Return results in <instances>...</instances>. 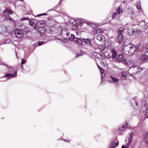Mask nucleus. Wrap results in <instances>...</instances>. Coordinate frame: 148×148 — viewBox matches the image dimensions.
Instances as JSON below:
<instances>
[{"label":"nucleus","instance_id":"18","mask_svg":"<svg viewBox=\"0 0 148 148\" xmlns=\"http://www.w3.org/2000/svg\"><path fill=\"white\" fill-rule=\"evenodd\" d=\"M128 125L127 123H123L122 127L120 128V130L121 131L123 130L125 128H126L128 127Z\"/></svg>","mask_w":148,"mask_h":148},{"label":"nucleus","instance_id":"17","mask_svg":"<svg viewBox=\"0 0 148 148\" xmlns=\"http://www.w3.org/2000/svg\"><path fill=\"white\" fill-rule=\"evenodd\" d=\"M121 15L120 14H119V13L116 12L112 15V18H119Z\"/></svg>","mask_w":148,"mask_h":148},{"label":"nucleus","instance_id":"14","mask_svg":"<svg viewBox=\"0 0 148 148\" xmlns=\"http://www.w3.org/2000/svg\"><path fill=\"white\" fill-rule=\"evenodd\" d=\"M39 32L42 35L44 34L45 33V29L42 27H39L38 29Z\"/></svg>","mask_w":148,"mask_h":148},{"label":"nucleus","instance_id":"11","mask_svg":"<svg viewBox=\"0 0 148 148\" xmlns=\"http://www.w3.org/2000/svg\"><path fill=\"white\" fill-rule=\"evenodd\" d=\"M132 33H130L131 34H133V35H135L138 34L140 33V31L138 29L136 28H132Z\"/></svg>","mask_w":148,"mask_h":148},{"label":"nucleus","instance_id":"7","mask_svg":"<svg viewBox=\"0 0 148 148\" xmlns=\"http://www.w3.org/2000/svg\"><path fill=\"white\" fill-rule=\"evenodd\" d=\"M140 60L143 62H148V56L145 54H142L140 57Z\"/></svg>","mask_w":148,"mask_h":148},{"label":"nucleus","instance_id":"13","mask_svg":"<svg viewBox=\"0 0 148 148\" xmlns=\"http://www.w3.org/2000/svg\"><path fill=\"white\" fill-rule=\"evenodd\" d=\"M123 10L122 6L121 5H120L118 8L116 9V12L121 15L122 14Z\"/></svg>","mask_w":148,"mask_h":148},{"label":"nucleus","instance_id":"28","mask_svg":"<svg viewBox=\"0 0 148 148\" xmlns=\"http://www.w3.org/2000/svg\"><path fill=\"white\" fill-rule=\"evenodd\" d=\"M83 55V53L82 52H80L79 53H77L76 56V58H77L78 57L81 56L82 55Z\"/></svg>","mask_w":148,"mask_h":148},{"label":"nucleus","instance_id":"41","mask_svg":"<svg viewBox=\"0 0 148 148\" xmlns=\"http://www.w3.org/2000/svg\"><path fill=\"white\" fill-rule=\"evenodd\" d=\"M46 15V14H45V13H43V14H39L38 15V16H40L41 15Z\"/></svg>","mask_w":148,"mask_h":148},{"label":"nucleus","instance_id":"37","mask_svg":"<svg viewBox=\"0 0 148 148\" xmlns=\"http://www.w3.org/2000/svg\"><path fill=\"white\" fill-rule=\"evenodd\" d=\"M26 62V60L22 59V62H21V64H24Z\"/></svg>","mask_w":148,"mask_h":148},{"label":"nucleus","instance_id":"33","mask_svg":"<svg viewBox=\"0 0 148 148\" xmlns=\"http://www.w3.org/2000/svg\"><path fill=\"white\" fill-rule=\"evenodd\" d=\"M102 32V30L101 29H99L97 30L96 32V34H99Z\"/></svg>","mask_w":148,"mask_h":148},{"label":"nucleus","instance_id":"34","mask_svg":"<svg viewBox=\"0 0 148 148\" xmlns=\"http://www.w3.org/2000/svg\"><path fill=\"white\" fill-rule=\"evenodd\" d=\"M121 77L123 78L124 79H126V76L124 74H123Z\"/></svg>","mask_w":148,"mask_h":148},{"label":"nucleus","instance_id":"55","mask_svg":"<svg viewBox=\"0 0 148 148\" xmlns=\"http://www.w3.org/2000/svg\"><path fill=\"white\" fill-rule=\"evenodd\" d=\"M3 64L4 65H5V64Z\"/></svg>","mask_w":148,"mask_h":148},{"label":"nucleus","instance_id":"40","mask_svg":"<svg viewBox=\"0 0 148 148\" xmlns=\"http://www.w3.org/2000/svg\"><path fill=\"white\" fill-rule=\"evenodd\" d=\"M145 53H148V47L145 49Z\"/></svg>","mask_w":148,"mask_h":148},{"label":"nucleus","instance_id":"53","mask_svg":"<svg viewBox=\"0 0 148 148\" xmlns=\"http://www.w3.org/2000/svg\"><path fill=\"white\" fill-rule=\"evenodd\" d=\"M1 59L0 58V61H1Z\"/></svg>","mask_w":148,"mask_h":148},{"label":"nucleus","instance_id":"42","mask_svg":"<svg viewBox=\"0 0 148 148\" xmlns=\"http://www.w3.org/2000/svg\"><path fill=\"white\" fill-rule=\"evenodd\" d=\"M124 3L127 2V0H121Z\"/></svg>","mask_w":148,"mask_h":148},{"label":"nucleus","instance_id":"9","mask_svg":"<svg viewBox=\"0 0 148 148\" xmlns=\"http://www.w3.org/2000/svg\"><path fill=\"white\" fill-rule=\"evenodd\" d=\"M115 58L118 62L122 61L124 59L123 56L122 54L117 55L116 54Z\"/></svg>","mask_w":148,"mask_h":148},{"label":"nucleus","instance_id":"23","mask_svg":"<svg viewBox=\"0 0 148 148\" xmlns=\"http://www.w3.org/2000/svg\"><path fill=\"white\" fill-rule=\"evenodd\" d=\"M115 143L114 142H112L111 143V144L109 146V148H115L114 144Z\"/></svg>","mask_w":148,"mask_h":148},{"label":"nucleus","instance_id":"16","mask_svg":"<svg viewBox=\"0 0 148 148\" xmlns=\"http://www.w3.org/2000/svg\"><path fill=\"white\" fill-rule=\"evenodd\" d=\"M136 7L139 12L142 13L143 12V10L141 7L140 2H138L136 4Z\"/></svg>","mask_w":148,"mask_h":148},{"label":"nucleus","instance_id":"32","mask_svg":"<svg viewBox=\"0 0 148 148\" xmlns=\"http://www.w3.org/2000/svg\"><path fill=\"white\" fill-rule=\"evenodd\" d=\"M128 32L129 34L131 35H133V34H130V33H132V29H129L128 30Z\"/></svg>","mask_w":148,"mask_h":148},{"label":"nucleus","instance_id":"24","mask_svg":"<svg viewBox=\"0 0 148 148\" xmlns=\"http://www.w3.org/2000/svg\"><path fill=\"white\" fill-rule=\"evenodd\" d=\"M3 12H6L7 13H10V14H12L13 12L11 10H10L9 9H6L5 10H4Z\"/></svg>","mask_w":148,"mask_h":148},{"label":"nucleus","instance_id":"8","mask_svg":"<svg viewBox=\"0 0 148 148\" xmlns=\"http://www.w3.org/2000/svg\"><path fill=\"white\" fill-rule=\"evenodd\" d=\"M138 25L141 28L143 29H146L147 28L146 23L144 21H142L139 22Z\"/></svg>","mask_w":148,"mask_h":148},{"label":"nucleus","instance_id":"10","mask_svg":"<svg viewBox=\"0 0 148 148\" xmlns=\"http://www.w3.org/2000/svg\"><path fill=\"white\" fill-rule=\"evenodd\" d=\"M96 38L98 40L102 41L104 40L105 39L104 36L102 34H100L97 35L96 36Z\"/></svg>","mask_w":148,"mask_h":148},{"label":"nucleus","instance_id":"44","mask_svg":"<svg viewBox=\"0 0 148 148\" xmlns=\"http://www.w3.org/2000/svg\"><path fill=\"white\" fill-rule=\"evenodd\" d=\"M64 141H65V142H69L70 141L69 140H66L65 139H64Z\"/></svg>","mask_w":148,"mask_h":148},{"label":"nucleus","instance_id":"54","mask_svg":"<svg viewBox=\"0 0 148 148\" xmlns=\"http://www.w3.org/2000/svg\"><path fill=\"white\" fill-rule=\"evenodd\" d=\"M21 67H23V65H22Z\"/></svg>","mask_w":148,"mask_h":148},{"label":"nucleus","instance_id":"45","mask_svg":"<svg viewBox=\"0 0 148 148\" xmlns=\"http://www.w3.org/2000/svg\"><path fill=\"white\" fill-rule=\"evenodd\" d=\"M119 144V142H117L116 144H115V146H118Z\"/></svg>","mask_w":148,"mask_h":148},{"label":"nucleus","instance_id":"1","mask_svg":"<svg viewBox=\"0 0 148 148\" xmlns=\"http://www.w3.org/2000/svg\"><path fill=\"white\" fill-rule=\"evenodd\" d=\"M124 53L128 55H132L134 53L136 50V45L132 44L125 45L123 48Z\"/></svg>","mask_w":148,"mask_h":148},{"label":"nucleus","instance_id":"29","mask_svg":"<svg viewBox=\"0 0 148 148\" xmlns=\"http://www.w3.org/2000/svg\"><path fill=\"white\" fill-rule=\"evenodd\" d=\"M29 20V18L27 17H23L21 18V21H23L24 20Z\"/></svg>","mask_w":148,"mask_h":148},{"label":"nucleus","instance_id":"43","mask_svg":"<svg viewBox=\"0 0 148 148\" xmlns=\"http://www.w3.org/2000/svg\"><path fill=\"white\" fill-rule=\"evenodd\" d=\"M24 29L27 30L28 31V29H29V28L28 27H24Z\"/></svg>","mask_w":148,"mask_h":148},{"label":"nucleus","instance_id":"49","mask_svg":"<svg viewBox=\"0 0 148 148\" xmlns=\"http://www.w3.org/2000/svg\"><path fill=\"white\" fill-rule=\"evenodd\" d=\"M98 67L100 69H100L101 68H102L101 67L99 66V65H98Z\"/></svg>","mask_w":148,"mask_h":148},{"label":"nucleus","instance_id":"30","mask_svg":"<svg viewBox=\"0 0 148 148\" xmlns=\"http://www.w3.org/2000/svg\"><path fill=\"white\" fill-rule=\"evenodd\" d=\"M145 139L146 140H148V133H146L145 135Z\"/></svg>","mask_w":148,"mask_h":148},{"label":"nucleus","instance_id":"52","mask_svg":"<svg viewBox=\"0 0 148 148\" xmlns=\"http://www.w3.org/2000/svg\"><path fill=\"white\" fill-rule=\"evenodd\" d=\"M83 21H80V23H83Z\"/></svg>","mask_w":148,"mask_h":148},{"label":"nucleus","instance_id":"50","mask_svg":"<svg viewBox=\"0 0 148 148\" xmlns=\"http://www.w3.org/2000/svg\"><path fill=\"white\" fill-rule=\"evenodd\" d=\"M69 35V33H66V35L67 36H68Z\"/></svg>","mask_w":148,"mask_h":148},{"label":"nucleus","instance_id":"36","mask_svg":"<svg viewBox=\"0 0 148 148\" xmlns=\"http://www.w3.org/2000/svg\"><path fill=\"white\" fill-rule=\"evenodd\" d=\"M130 136L131 139H132L134 136V134H133V133L132 132H131L130 134Z\"/></svg>","mask_w":148,"mask_h":148},{"label":"nucleus","instance_id":"12","mask_svg":"<svg viewBox=\"0 0 148 148\" xmlns=\"http://www.w3.org/2000/svg\"><path fill=\"white\" fill-rule=\"evenodd\" d=\"M75 42L77 44L81 45L83 43V41L81 38H75Z\"/></svg>","mask_w":148,"mask_h":148},{"label":"nucleus","instance_id":"22","mask_svg":"<svg viewBox=\"0 0 148 148\" xmlns=\"http://www.w3.org/2000/svg\"><path fill=\"white\" fill-rule=\"evenodd\" d=\"M3 16L6 19H8L10 21H12V19L7 14H5L3 15Z\"/></svg>","mask_w":148,"mask_h":148},{"label":"nucleus","instance_id":"4","mask_svg":"<svg viewBox=\"0 0 148 148\" xmlns=\"http://www.w3.org/2000/svg\"><path fill=\"white\" fill-rule=\"evenodd\" d=\"M109 54L107 56L110 58H116V52L114 50H109L108 51Z\"/></svg>","mask_w":148,"mask_h":148},{"label":"nucleus","instance_id":"3","mask_svg":"<svg viewBox=\"0 0 148 148\" xmlns=\"http://www.w3.org/2000/svg\"><path fill=\"white\" fill-rule=\"evenodd\" d=\"M16 74L17 72L16 71L15 72L14 74H11L10 73H8L3 77L2 78H5L3 81H6L10 78L14 77Z\"/></svg>","mask_w":148,"mask_h":148},{"label":"nucleus","instance_id":"21","mask_svg":"<svg viewBox=\"0 0 148 148\" xmlns=\"http://www.w3.org/2000/svg\"><path fill=\"white\" fill-rule=\"evenodd\" d=\"M104 69L102 68L100 69V71L101 73V79H102L104 77L105 75L104 73Z\"/></svg>","mask_w":148,"mask_h":148},{"label":"nucleus","instance_id":"5","mask_svg":"<svg viewBox=\"0 0 148 148\" xmlns=\"http://www.w3.org/2000/svg\"><path fill=\"white\" fill-rule=\"evenodd\" d=\"M15 33L16 36L20 38L23 35V33L21 30L16 29L15 30Z\"/></svg>","mask_w":148,"mask_h":148},{"label":"nucleus","instance_id":"2","mask_svg":"<svg viewBox=\"0 0 148 148\" xmlns=\"http://www.w3.org/2000/svg\"><path fill=\"white\" fill-rule=\"evenodd\" d=\"M117 32L118 35L116 41L119 43H121L123 41V34H124V32L122 30H118Z\"/></svg>","mask_w":148,"mask_h":148},{"label":"nucleus","instance_id":"46","mask_svg":"<svg viewBox=\"0 0 148 148\" xmlns=\"http://www.w3.org/2000/svg\"><path fill=\"white\" fill-rule=\"evenodd\" d=\"M100 64H101L104 65V62H102V61H101V62H100Z\"/></svg>","mask_w":148,"mask_h":148},{"label":"nucleus","instance_id":"38","mask_svg":"<svg viewBox=\"0 0 148 148\" xmlns=\"http://www.w3.org/2000/svg\"><path fill=\"white\" fill-rule=\"evenodd\" d=\"M146 116L147 118H148V108H147V109Z\"/></svg>","mask_w":148,"mask_h":148},{"label":"nucleus","instance_id":"26","mask_svg":"<svg viewBox=\"0 0 148 148\" xmlns=\"http://www.w3.org/2000/svg\"><path fill=\"white\" fill-rule=\"evenodd\" d=\"M127 10L128 13L129 14H133V10L132 9L128 8Z\"/></svg>","mask_w":148,"mask_h":148},{"label":"nucleus","instance_id":"15","mask_svg":"<svg viewBox=\"0 0 148 148\" xmlns=\"http://www.w3.org/2000/svg\"><path fill=\"white\" fill-rule=\"evenodd\" d=\"M45 23V22L44 21H38L37 22L36 24L39 27H42V26L44 25Z\"/></svg>","mask_w":148,"mask_h":148},{"label":"nucleus","instance_id":"27","mask_svg":"<svg viewBox=\"0 0 148 148\" xmlns=\"http://www.w3.org/2000/svg\"><path fill=\"white\" fill-rule=\"evenodd\" d=\"M71 36L69 38V39L70 40H74L75 41V36L72 34H71Z\"/></svg>","mask_w":148,"mask_h":148},{"label":"nucleus","instance_id":"39","mask_svg":"<svg viewBox=\"0 0 148 148\" xmlns=\"http://www.w3.org/2000/svg\"><path fill=\"white\" fill-rule=\"evenodd\" d=\"M128 147L127 146H125L124 145H123L122 146L121 148H128Z\"/></svg>","mask_w":148,"mask_h":148},{"label":"nucleus","instance_id":"19","mask_svg":"<svg viewBox=\"0 0 148 148\" xmlns=\"http://www.w3.org/2000/svg\"><path fill=\"white\" fill-rule=\"evenodd\" d=\"M110 77L112 79V81L108 80V81L111 83H112V82L114 83L117 82L119 81V79H118L115 78L112 76H110Z\"/></svg>","mask_w":148,"mask_h":148},{"label":"nucleus","instance_id":"25","mask_svg":"<svg viewBox=\"0 0 148 148\" xmlns=\"http://www.w3.org/2000/svg\"><path fill=\"white\" fill-rule=\"evenodd\" d=\"M83 40H84L85 42L87 44H89L90 43V40L89 39H82Z\"/></svg>","mask_w":148,"mask_h":148},{"label":"nucleus","instance_id":"31","mask_svg":"<svg viewBox=\"0 0 148 148\" xmlns=\"http://www.w3.org/2000/svg\"><path fill=\"white\" fill-rule=\"evenodd\" d=\"M45 42L44 41H42L41 42H38V46H40L41 45H42L43 44H44L45 43Z\"/></svg>","mask_w":148,"mask_h":148},{"label":"nucleus","instance_id":"48","mask_svg":"<svg viewBox=\"0 0 148 148\" xmlns=\"http://www.w3.org/2000/svg\"><path fill=\"white\" fill-rule=\"evenodd\" d=\"M6 66H7V65H6ZM8 67V69H11V68H12V67H11V66H8V67Z\"/></svg>","mask_w":148,"mask_h":148},{"label":"nucleus","instance_id":"47","mask_svg":"<svg viewBox=\"0 0 148 148\" xmlns=\"http://www.w3.org/2000/svg\"><path fill=\"white\" fill-rule=\"evenodd\" d=\"M131 139H129V143L128 144H129L130 143V144H131Z\"/></svg>","mask_w":148,"mask_h":148},{"label":"nucleus","instance_id":"35","mask_svg":"<svg viewBox=\"0 0 148 148\" xmlns=\"http://www.w3.org/2000/svg\"><path fill=\"white\" fill-rule=\"evenodd\" d=\"M111 43L110 42H107V43H106V46L107 45L108 47H109Z\"/></svg>","mask_w":148,"mask_h":148},{"label":"nucleus","instance_id":"20","mask_svg":"<svg viewBox=\"0 0 148 148\" xmlns=\"http://www.w3.org/2000/svg\"><path fill=\"white\" fill-rule=\"evenodd\" d=\"M29 25L33 27L34 29H36V26L35 24L32 21H29Z\"/></svg>","mask_w":148,"mask_h":148},{"label":"nucleus","instance_id":"6","mask_svg":"<svg viewBox=\"0 0 148 148\" xmlns=\"http://www.w3.org/2000/svg\"><path fill=\"white\" fill-rule=\"evenodd\" d=\"M140 69V68L138 66H134L131 67L128 70V72L129 73H130L131 71H133L134 72L133 73H136L138 71H137L138 70Z\"/></svg>","mask_w":148,"mask_h":148},{"label":"nucleus","instance_id":"51","mask_svg":"<svg viewBox=\"0 0 148 148\" xmlns=\"http://www.w3.org/2000/svg\"><path fill=\"white\" fill-rule=\"evenodd\" d=\"M0 33H3L4 32V31H2V32H1V31H0Z\"/></svg>","mask_w":148,"mask_h":148}]
</instances>
